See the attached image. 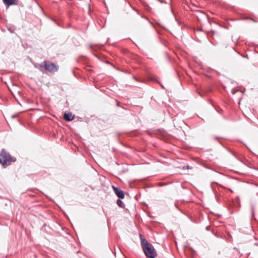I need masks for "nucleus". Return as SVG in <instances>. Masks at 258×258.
Wrapping results in <instances>:
<instances>
[{"instance_id": "obj_1", "label": "nucleus", "mask_w": 258, "mask_h": 258, "mask_svg": "<svg viewBox=\"0 0 258 258\" xmlns=\"http://www.w3.org/2000/svg\"><path fill=\"white\" fill-rule=\"evenodd\" d=\"M15 159L12 157L10 155L7 153L4 150H2L0 153V163L3 166H7L12 162H15Z\"/></svg>"}, {"instance_id": "obj_2", "label": "nucleus", "mask_w": 258, "mask_h": 258, "mask_svg": "<svg viewBox=\"0 0 258 258\" xmlns=\"http://www.w3.org/2000/svg\"><path fill=\"white\" fill-rule=\"evenodd\" d=\"M143 249L145 255L148 258H155L156 256V252L152 244L148 245V246L144 247Z\"/></svg>"}, {"instance_id": "obj_3", "label": "nucleus", "mask_w": 258, "mask_h": 258, "mask_svg": "<svg viewBox=\"0 0 258 258\" xmlns=\"http://www.w3.org/2000/svg\"><path fill=\"white\" fill-rule=\"evenodd\" d=\"M113 189L114 190V192L116 195L120 199H123L124 197V195L122 190L119 189L118 187H115L114 186H112Z\"/></svg>"}, {"instance_id": "obj_4", "label": "nucleus", "mask_w": 258, "mask_h": 258, "mask_svg": "<svg viewBox=\"0 0 258 258\" xmlns=\"http://www.w3.org/2000/svg\"><path fill=\"white\" fill-rule=\"evenodd\" d=\"M140 238L141 240V245L142 246V248H144V247L148 246V245H151V244L149 243L147 240L144 238V237L140 235Z\"/></svg>"}, {"instance_id": "obj_5", "label": "nucleus", "mask_w": 258, "mask_h": 258, "mask_svg": "<svg viewBox=\"0 0 258 258\" xmlns=\"http://www.w3.org/2000/svg\"><path fill=\"white\" fill-rule=\"evenodd\" d=\"M58 66L56 65L54 63H49V72H55L57 71L58 70Z\"/></svg>"}, {"instance_id": "obj_6", "label": "nucleus", "mask_w": 258, "mask_h": 258, "mask_svg": "<svg viewBox=\"0 0 258 258\" xmlns=\"http://www.w3.org/2000/svg\"><path fill=\"white\" fill-rule=\"evenodd\" d=\"M64 119L67 121L72 120L74 117L71 113H65L63 116Z\"/></svg>"}, {"instance_id": "obj_7", "label": "nucleus", "mask_w": 258, "mask_h": 258, "mask_svg": "<svg viewBox=\"0 0 258 258\" xmlns=\"http://www.w3.org/2000/svg\"><path fill=\"white\" fill-rule=\"evenodd\" d=\"M5 4L8 6L16 5V3L14 0H3Z\"/></svg>"}, {"instance_id": "obj_8", "label": "nucleus", "mask_w": 258, "mask_h": 258, "mask_svg": "<svg viewBox=\"0 0 258 258\" xmlns=\"http://www.w3.org/2000/svg\"><path fill=\"white\" fill-rule=\"evenodd\" d=\"M40 68L43 70L44 69L45 71L48 70V66L47 64L46 61H44L40 64Z\"/></svg>"}, {"instance_id": "obj_9", "label": "nucleus", "mask_w": 258, "mask_h": 258, "mask_svg": "<svg viewBox=\"0 0 258 258\" xmlns=\"http://www.w3.org/2000/svg\"><path fill=\"white\" fill-rule=\"evenodd\" d=\"M117 204L120 208H124V207L123 202L119 199L117 200Z\"/></svg>"}]
</instances>
